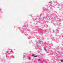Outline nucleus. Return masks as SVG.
Returning <instances> with one entry per match:
<instances>
[{
  "label": "nucleus",
  "mask_w": 63,
  "mask_h": 63,
  "mask_svg": "<svg viewBox=\"0 0 63 63\" xmlns=\"http://www.w3.org/2000/svg\"><path fill=\"white\" fill-rule=\"evenodd\" d=\"M32 56H34L35 55H34V54H32Z\"/></svg>",
  "instance_id": "f257e3e1"
},
{
  "label": "nucleus",
  "mask_w": 63,
  "mask_h": 63,
  "mask_svg": "<svg viewBox=\"0 0 63 63\" xmlns=\"http://www.w3.org/2000/svg\"><path fill=\"white\" fill-rule=\"evenodd\" d=\"M63 60H62L61 61V62H63Z\"/></svg>",
  "instance_id": "f03ea898"
},
{
  "label": "nucleus",
  "mask_w": 63,
  "mask_h": 63,
  "mask_svg": "<svg viewBox=\"0 0 63 63\" xmlns=\"http://www.w3.org/2000/svg\"><path fill=\"white\" fill-rule=\"evenodd\" d=\"M38 61H40V60H40V59H38Z\"/></svg>",
  "instance_id": "7ed1b4c3"
},
{
  "label": "nucleus",
  "mask_w": 63,
  "mask_h": 63,
  "mask_svg": "<svg viewBox=\"0 0 63 63\" xmlns=\"http://www.w3.org/2000/svg\"><path fill=\"white\" fill-rule=\"evenodd\" d=\"M37 57V56H34V57Z\"/></svg>",
  "instance_id": "20e7f679"
},
{
  "label": "nucleus",
  "mask_w": 63,
  "mask_h": 63,
  "mask_svg": "<svg viewBox=\"0 0 63 63\" xmlns=\"http://www.w3.org/2000/svg\"><path fill=\"white\" fill-rule=\"evenodd\" d=\"M44 49H45V50H46V51H47V50H46V48H45Z\"/></svg>",
  "instance_id": "39448f33"
},
{
  "label": "nucleus",
  "mask_w": 63,
  "mask_h": 63,
  "mask_svg": "<svg viewBox=\"0 0 63 63\" xmlns=\"http://www.w3.org/2000/svg\"><path fill=\"white\" fill-rule=\"evenodd\" d=\"M11 51V52H13V51Z\"/></svg>",
  "instance_id": "423d86ee"
},
{
  "label": "nucleus",
  "mask_w": 63,
  "mask_h": 63,
  "mask_svg": "<svg viewBox=\"0 0 63 63\" xmlns=\"http://www.w3.org/2000/svg\"><path fill=\"white\" fill-rule=\"evenodd\" d=\"M49 3H51V2L50 1V2H49Z\"/></svg>",
  "instance_id": "0eeeda50"
}]
</instances>
